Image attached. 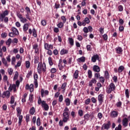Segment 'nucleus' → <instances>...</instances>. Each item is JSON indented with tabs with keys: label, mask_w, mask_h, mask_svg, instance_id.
<instances>
[{
	"label": "nucleus",
	"mask_w": 130,
	"mask_h": 130,
	"mask_svg": "<svg viewBox=\"0 0 130 130\" xmlns=\"http://www.w3.org/2000/svg\"><path fill=\"white\" fill-rule=\"evenodd\" d=\"M68 53H69V51L66 49H62L60 52V55H64V54H68Z\"/></svg>",
	"instance_id": "nucleus-21"
},
{
	"label": "nucleus",
	"mask_w": 130,
	"mask_h": 130,
	"mask_svg": "<svg viewBox=\"0 0 130 130\" xmlns=\"http://www.w3.org/2000/svg\"><path fill=\"white\" fill-rule=\"evenodd\" d=\"M42 107H43L46 111H47L48 109H49V106L46 104L45 101H43V105H42Z\"/></svg>",
	"instance_id": "nucleus-13"
},
{
	"label": "nucleus",
	"mask_w": 130,
	"mask_h": 130,
	"mask_svg": "<svg viewBox=\"0 0 130 130\" xmlns=\"http://www.w3.org/2000/svg\"><path fill=\"white\" fill-rule=\"evenodd\" d=\"M122 123L123 126L124 127H126L128 125V118L125 117L123 118L122 120Z\"/></svg>",
	"instance_id": "nucleus-8"
},
{
	"label": "nucleus",
	"mask_w": 130,
	"mask_h": 130,
	"mask_svg": "<svg viewBox=\"0 0 130 130\" xmlns=\"http://www.w3.org/2000/svg\"><path fill=\"white\" fill-rule=\"evenodd\" d=\"M14 103H15V96L13 95L11 98L10 104H14Z\"/></svg>",
	"instance_id": "nucleus-47"
},
{
	"label": "nucleus",
	"mask_w": 130,
	"mask_h": 130,
	"mask_svg": "<svg viewBox=\"0 0 130 130\" xmlns=\"http://www.w3.org/2000/svg\"><path fill=\"white\" fill-rule=\"evenodd\" d=\"M115 91V85H114V83H111L108 87L107 88V93L108 94H110L112 91Z\"/></svg>",
	"instance_id": "nucleus-3"
},
{
	"label": "nucleus",
	"mask_w": 130,
	"mask_h": 130,
	"mask_svg": "<svg viewBox=\"0 0 130 130\" xmlns=\"http://www.w3.org/2000/svg\"><path fill=\"white\" fill-rule=\"evenodd\" d=\"M29 113L31 115H33V114L35 113V108H34V107H32L31 109H30Z\"/></svg>",
	"instance_id": "nucleus-33"
},
{
	"label": "nucleus",
	"mask_w": 130,
	"mask_h": 130,
	"mask_svg": "<svg viewBox=\"0 0 130 130\" xmlns=\"http://www.w3.org/2000/svg\"><path fill=\"white\" fill-rule=\"evenodd\" d=\"M48 61L50 67H52V66H53V61H52V58H51V57H49Z\"/></svg>",
	"instance_id": "nucleus-35"
},
{
	"label": "nucleus",
	"mask_w": 130,
	"mask_h": 130,
	"mask_svg": "<svg viewBox=\"0 0 130 130\" xmlns=\"http://www.w3.org/2000/svg\"><path fill=\"white\" fill-rule=\"evenodd\" d=\"M0 21L4 22L5 24H8V23H9V18L7 16L4 17H0Z\"/></svg>",
	"instance_id": "nucleus-14"
},
{
	"label": "nucleus",
	"mask_w": 130,
	"mask_h": 130,
	"mask_svg": "<svg viewBox=\"0 0 130 130\" xmlns=\"http://www.w3.org/2000/svg\"><path fill=\"white\" fill-rule=\"evenodd\" d=\"M53 31L55 33H58V32H59V28H58V27H54L53 28Z\"/></svg>",
	"instance_id": "nucleus-63"
},
{
	"label": "nucleus",
	"mask_w": 130,
	"mask_h": 130,
	"mask_svg": "<svg viewBox=\"0 0 130 130\" xmlns=\"http://www.w3.org/2000/svg\"><path fill=\"white\" fill-rule=\"evenodd\" d=\"M20 22H21V23H27V19L26 18H22L20 19Z\"/></svg>",
	"instance_id": "nucleus-59"
},
{
	"label": "nucleus",
	"mask_w": 130,
	"mask_h": 130,
	"mask_svg": "<svg viewBox=\"0 0 130 130\" xmlns=\"http://www.w3.org/2000/svg\"><path fill=\"white\" fill-rule=\"evenodd\" d=\"M103 38L105 41H107V40L108 39V36H107V34H105L103 35Z\"/></svg>",
	"instance_id": "nucleus-51"
},
{
	"label": "nucleus",
	"mask_w": 130,
	"mask_h": 130,
	"mask_svg": "<svg viewBox=\"0 0 130 130\" xmlns=\"http://www.w3.org/2000/svg\"><path fill=\"white\" fill-rule=\"evenodd\" d=\"M118 9L119 12H122V11H123V6H122V5H119L118 7Z\"/></svg>",
	"instance_id": "nucleus-57"
},
{
	"label": "nucleus",
	"mask_w": 130,
	"mask_h": 130,
	"mask_svg": "<svg viewBox=\"0 0 130 130\" xmlns=\"http://www.w3.org/2000/svg\"><path fill=\"white\" fill-rule=\"evenodd\" d=\"M49 94V91L47 90H44L43 88L41 90V97L43 98L44 96H47Z\"/></svg>",
	"instance_id": "nucleus-7"
},
{
	"label": "nucleus",
	"mask_w": 130,
	"mask_h": 130,
	"mask_svg": "<svg viewBox=\"0 0 130 130\" xmlns=\"http://www.w3.org/2000/svg\"><path fill=\"white\" fill-rule=\"evenodd\" d=\"M25 68H26V69H29L30 68V61H26L25 62Z\"/></svg>",
	"instance_id": "nucleus-54"
},
{
	"label": "nucleus",
	"mask_w": 130,
	"mask_h": 130,
	"mask_svg": "<svg viewBox=\"0 0 130 130\" xmlns=\"http://www.w3.org/2000/svg\"><path fill=\"white\" fill-rule=\"evenodd\" d=\"M37 70L38 73L40 75L42 74V72L43 73H45L46 72V64H45V62H43V63H42V61L40 62L38 64Z\"/></svg>",
	"instance_id": "nucleus-1"
},
{
	"label": "nucleus",
	"mask_w": 130,
	"mask_h": 130,
	"mask_svg": "<svg viewBox=\"0 0 130 130\" xmlns=\"http://www.w3.org/2000/svg\"><path fill=\"white\" fill-rule=\"evenodd\" d=\"M18 78H19V72L18 71L15 72V75L13 77V80L15 81L16 80H18Z\"/></svg>",
	"instance_id": "nucleus-26"
},
{
	"label": "nucleus",
	"mask_w": 130,
	"mask_h": 130,
	"mask_svg": "<svg viewBox=\"0 0 130 130\" xmlns=\"http://www.w3.org/2000/svg\"><path fill=\"white\" fill-rule=\"evenodd\" d=\"M119 23L120 25H122L124 23V21H123V19L120 18L119 20Z\"/></svg>",
	"instance_id": "nucleus-60"
},
{
	"label": "nucleus",
	"mask_w": 130,
	"mask_h": 130,
	"mask_svg": "<svg viewBox=\"0 0 130 130\" xmlns=\"http://www.w3.org/2000/svg\"><path fill=\"white\" fill-rule=\"evenodd\" d=\"M61 20L62 21V23H66L67 22V18H66V16H61Z\"/></svg>",
	"instance_id": "nucleus-58"
},
{
	"label": "nucleus",
	"mask_w": 130,
	"mask_h": 130,
	"mask_svg": "<svg viewBox=\"0 0 130 130\" xmlns=\"http://www.w3.org/2000/svg\"><path fill=\"white\" fill-rule=\"evenodd\" d=\"M25 9L26 10V13L31 14V9H30V8H29L28 6H26Z\"/></svg>",
	"instance_id": "nucleus-52"
},
{
	"label": "nucleus",
	"mask_w": 130,
	"mask_h": 130,
	"mask_svg": "<svg viewBox=\"0 0 130 130\" xmlns=\"http://www.w3.org/2000/svg\"><path fill=\"white\" fill-rule=\"evenodd\" d=\"M123 70H124V67H123V66H121L119 67L118 72V73H122V72L123 71Z\"/></svg>",
	"instance_id": "nucleus-32"
},
{
	"label": "nucleus",
	"mask_w": 130,
	"mask_h": 130,
	"mask_svg": "<svg viewBox=\"0 0 130 130\" xmlns=\"http://www.w3.org/2000/svg\"><path fill=\"white\" fill-rule=\"evenodd\" d=\"M25 120H26V123H28L29 121H30V115L27 114L26 115Z\"/></svg>",
	"instance_id": "nucleus-44"
},
{
	"label": "nucleus",
	"mask_w": 130,
	"mask_h": 130,
	"mask_svg": "<svg viewBox=\"0 0 130 130\" xmlns=\"http://www.w3.org/2000/svg\"><path fill=\"white\" fill-rule=\"evenodd\" d=\"M64 102L66 103L67 106H70V105H71V100H70V99L69 98L66 99Z\"/></svg>",
	"instance_id": "nucleus-28"
},
{
	"label": "nucleus",
	"mask_w": 130,
	"mask_h": 130,
	"mask_svg": "<svg viewBox=\"0 0 130 130\" xmlns=\"http://www.w3.org/2000/svg\"><path fill=\"white\" fill-rule=\"evenodd\" d=\"M9 14H10V12L8 10H6L2 13H0V17L4 18L5 17H7V16H9Z\"/></svg>",
	"instance_id": "nucleus-9"
},
{
	"label": "nucleus",
	"mask_w": 130,
	"mask_h": 130,
	"mask_svg": "<svg viewBox=\"0 0 130 130\" xmlns=\"http://www.w3.org/2000/svg\"><path fill=\"white\" fill-rule=\"evenodd\" d=\"M79 77V70H76L74 74H73V78L77 80Z\"/></svg>",
	"instance_id": "nucleus-24"
},
{
	"label": "nucleus",
	"mask_w": 130,
	"mask_h": 130,
	"mask_svg": "<svg viewBox=\"0 0 130 130\" xmlns=\"http://www.w3.org/2000/svg\"><path fill=\"white\" fill-rule=\"evenodd\" d=\"M86 60V58L84 56L81 57L77 59V61L78 62H85Z\"/></svg>",
	"instance_id": "nucleus-23"
},
{
	"label": "nucleus",
	"mask_w": 130,
	"mask_h": 130,
	"mask_svg": "<svg viewBox=\"0 0 130 130\" xmlns=\"http://www.w3.org/2000/svg\"><path fill=\"white\" fill-rule=\"evenodd\" d=\"M100 82L101 83H102V84H104L105 82V79L104 78V77L103 76H101V77H100Z\"/></svg>",
	"instance_id": "nucleus-41"
},
{
	"label": "nucleus",
	"mask_w": 130,
	"mask_h": 130,
	"mask_svg": "<svg viewBox=\"0 0 130 130\" xmlns=\"http://www.w3.org/2000/svg\"><path fill=\"white\" fill-rule=\"evenodd\" d=\"M44 48L46 50H49V49H53V45L49 44L47 43H44Z\"/></svg>",
	"instance_id": "nucleus-6"
},
{
	"label": "nucleus",
	"mask_w": 130,
	"mask_h": 130,
	"mask_svg": "<svg viewBox=\"0 0 130 130\" xmlns=\"http://www.w3.org/2000/svg\"><path fill=\"white\" fill-rule=\"evenodd\" d=\"M68 40L69 41V43L71 46H73L74 45V39L73 38H69Z\"/></svg>",
	"instance_id": "nucleus-29"
},
{
	"label": "nucleus",
	"mask_w": 130,
	"mask_h": 130,
	"mask_svg": "<svg viewBox=\"0 0 130 130\" xmlns=\"http://www.w3.org/2000/svg\"><path fill=\"white\" fill-rule=\"evenodd\" d=\"M21 64H22V62L21 61H18L17 63V64L15 66V69H17V68L19 67H21Z\"/></svg>",
	"instance_id": "nucleus-49"
},
{
	"label": "nucleus",
	"mask_w": 130,
	"mask_h": 130,
	"mask_svg": "<svg viewBox=\"0 0 130 130\" xmlns=\"http://www.w3.org/2000/svg\"><path fill=\"white\" fill-rule=\"evenodd\" d=\"M78 115L79 116L82 117L83 115H84V111H82V110H78Z\"/></svg>",
	"instance_id": "nucleus-45"
},
{
	"label": "nucleus",
	"mask_w": 130,
	"mask_h": 130,
	"mask_svg": "<svg viewBox=\"0 0 130 130\" xmlns=\"http://www.w3.org/2000/svg\"><path fill=\"white\" fill-rule=\"evenodd\" d=\"M122 105V103L121 101L117 102L116 104V106L118 108H119L121 107Z\"/></svg>",
	"instance_id": "nucleus-42"
},
{
	"label": "nucleus",
	"mask_w": 130,
	"mask_h": 130,
	"mask_svg": "<svg viewBox=\"0 0 130 130\" xmlns=\"http://www.w3.org/2000/svg\"><path fill=\"white\" fill-rule=\"evenodd\" d=\"M96 60H99V55L97 54L93 55V56L91 57V61L92 62H96Z\"/></svg>",
	"instance_id": "nucleus-16"
},
{
	"label": "nucleus",
	"mask_w": 130,
	"mask_h": 130,
	"mask_svg": "<svg viewBox=\"0 0 130 130\" xmlns=\"http://www.w3.org/2000/svg\"><path fill=\"white\" fill-rule=\"evenodd\" d=\"M69 111L70 110L68 107H65L63 113V122H68L69 119H70V114H69Z\"/></svg>",
	"instance_id": "nucleus-2"
},
{
	"label": "nucleus",
	"mask_w": 130,
	"mask_h": 130,
	"mask_svg": "<svg viewBox=\"0 0 130 130\" xmlns=\"http://www.w3.org/2000/svg\"><path fill=\"white\" fill-rule=\"evenodd\" d=\"M11 30L15 36H18L19 35V31L16 27H12Z\"/></svg>",
	"instance_id": "nucleus-17"
},
{
	"label": "nucleus",
	"mask_w": 130,
	"mask_h": 130,
	"mask_svg": "<svg viewBox=\"0 0 130 130\" xmlns=\"http://www.w3.org/2000/svg\"><path fill=\"white\" fill-rule=\"evenodd\" d=\"M11 43H12V39L9 38L6 42V44L10 46V45H11Z\"/></svg>",
	"instance_id": "nucleus-53"
},
{
	"label": "nucleus",
	"mask_w": 130,
	"mask_h": 130,
	"mask_svg": "<svg viewBox=\"0 0 130 130\" xmlns=\"http://www.w3.org/2000/svg\"><path fill=\"white\" fill-rule=\"evenodd\" d=\"M115 130H121V124H119L118 125V127H116L115 128Z\"/></svg>",
	"instance_id": "nucleus-64"
},
{
	"label": "nucleus",
	"mask_w": 130,
	"mask_h": 130,
	"mask_svg": "<svg viewBox=\"0 0 130 130\" xmlns=\"http://www.w3.org/2000/svg\"><path fill=\"white\" fill-rule=\"evenodd\" d=\"M125 94L126 98H129V91H128V89H126L125 91Z\"/></svg>",
	"instance_id": "nucleus-39"
},
{
	"label": "nucleus",
	"mask_w": 130,
	"mask_h": 130,
	"mask_svg": "<svg viewBox=\"0 0 130 130\" xmlns=\"http://www.w3.org/2000/svg\"><path fill=\"white\" fill-rule=\"evenodd\" d=\"M58 68L59 71H62V70L63 69V66H62V64L58 63Z\"/></svg>",
	"instance_id": "nucleus-55"
},
{
	"label": "nucleus",
	"mask_w": 130,
	"mask_h": 130,
	"mask_svg": "<svg viewBox=\"0 0 130 130\" xmlns=\"http://www.w3.org/2000/svg\"><path fill=\"white\" fill-rule=\"evenodd\" d=\"M115 51L117 54H122L123 50L121 47H117L115 48Z\"/></svg>",
	"instance_id": "nucleus-12"
},
{
	"label": "nucleus",
	"mask_w": 130,
	"mask_h": 130,
	"mask_svg": "<svg viewBox=\"0 0 130 130\" xmlns=\"http://www.w3.org/2000/svg\"><path fill=\"white\" fill-rule=\"evenodd\" d=\"M101 75H100V73L99 72H95L94 73V78L96 79V80H98V79L100 78V77H101Z\"/></svg>",
	"instance_id": "nucleus-27"
},
{
	"label": "nucleus",
	"mask_w": 130,
	"mask_h": 130,
	"mask_svg": "<svg viewBox=\"0 0 130 130\" xmlns=\"http://www.w3.org/2000/svg\"><path fill=\"white\" fill-rule=\"evenodd\" d=\"M2 62L5 67H8V62H7V60L5 58H2Z\"/></svg>",
	"instance_id": "nucleus-38"
},
{
	"label": "nucleus",
	"mask_w": 130,
	"mask_h": 130,
	"mask_svg": "<svg viewBox=\"0 0 130 130\" xmlns=\"http://www.w3.org/2000/svg\"><path fill=\"white\" fill-rule=\"evenodd\" d=\"M105 78L108 80L109 79V73L107 71H106L105 72Z\"/></svg>",
	"instance_id": "nucleus-40"
},
{
	"label": "nucleus",
	"mask_w": 130,
	"mask_h": 130,
	"mask_svg": "<svg viewBox=\"0 0 130 130\" xmlns=\"http://www.w3.org/2000/svg\"><path fill=\"white\" fill-rule=\"evenodd\" d=\"M87 74H88L89 79H91L92 74V71H91V70H88Z\"/></svg>",
	"instance_id": "nucleus-37"
},
{
	"label": "nucleus",
	"mask_w": 130,
	"mask_h": 130,
	"mask_svg": "<svg viewBox=\"0 0 130 130\" xmlns=\"http://www.w3.org/2000/svg\"><path fill=\"white\" fill-rule=\"evenodd\" d=\"M110 116L113 118H115V117H117V116H118V112L116 111H111L110 113Z\"/></svg>",
	"instance_id": "nucleus-10"
},
{
	"label": "nucleus",
	"mask_w": 130,
	"mask_h": 130,
	"mask_svg": "<svg viewBox=\"0 0 130 130\" xmlns=\"http://www.w3.org/2000/svg\"><path fill=\"white\" fill-rule=\"evenodd\" d=\"M98 117H99V118L100 119H102V117H103V115L102 114V113H99L98 114Z\"/></svg>",
	"instance_id": "nucleus-62"
},
{
	"label": "nucleus",
	"mask_w": 130,
	"mask_h": 130,
	"mask_svg": "<svg viewBox=\"0 0 130 130\" xmlns=\"http://www.w3.org/2000/svg\"><path fill=\"white\" fill-rule=\"evenodd\" d=\"M34 95L33 94H30L29 95V100L31 103H32V102H33V99H34Z\"/></svg>",
	"instance_id": "nucleus-43"
},
{
	"label": "nucleus",
	"mask_w": 130,
	"mask_h": 130,
	"mask_svg": "<svg viewBox=\"0 0 130 130\" xmlns=\"http://www.w3.org/2000/svg\"><path fill=\"white\" fill-rule=\"evenodd\" d=\"M41 124V122L40 121V117H39L37 120V125H38V126H40Z\"/></svg>",
	"instance_id": "nucleus-50"
},
{
	"label": "nucleus",
	"mask_w": 130,
	"mask_h": 130,
	"mask_svg": "<svg viewBox=\"0 0 130 130\" xmlns=\"http://www.w3.org/2000/svg\"><path fill=\"white\" fill-rule=\"evenodd\" d=\"M10 95H11V93L9 91L7 90L6 91H4L3 93V98H5V97H7L8 98H10Z\"/></svg>",
	"instance_id": "nucleus-18"
},
{
	"label": "nucleus",
	"mask_w": 130,
	"mask_h": 130,
	"mask_svg": "<svg viewBox=\"0 0 130 130\" xmlns=\"http://www.w3.org/2000/svg\"><path fill=\"white\" fill-rule=\"evenodd\" d=\"M17 117H18V125L21 126L22 125V121H23V115H18Z\"/></svg>",
	"instance_id": "nucleus-19"
},
{
	"label": "nucleus",
	"mask_w": 130,
	"mask_h": 130,
	"mask_svg": "<svg viewBox=\"0 0 130 130\" xmlns=\"http://www.w3.org/2000/svg\"><path fill=\"white\" fill-rule=\"evenodd\" d=\"M8 72L9 75H10V76H12V75H13L14 70L12 68H9Z\"/></svg>",
	"instance_id": "nucleus-46"
},
{
	"label": "nucleus",
	"mask_w": 130,
	"mask_h": 130,
	"mask_svg": "<svg viewBox=\"0 0 130 130\" xmlns=\"http://www.w3.org/2000/svg\"><path fill=\"white\" fill-rule=\"evenodd\" d=\"M92 70L95 73H100V67L97 65H94L92 68Z\"/></svg>",
	"instance_id": "nucleus-15"
},
{
	"label": "nucleus",
	"mask_w": 130,
	"mask_h": 130,
	"mask_svg": "<svg viewBox=\"0 0 130 130\" xmlns=\"http://www.w3.org/2000/svg\"><path fill=\"white\" fill-rule=\"evenodd\" d=\"M110 126H111V122H110V121H108L107 123H104L102 125L101 127V130H108L109 128H110Z\"/></svg>",
	"instance_id": "nucleus-4"
},
{
	"label": "nucleus",
	"mask_w": 130,
	"mask_h": 130,
	"mask_svg": "<svg viewBox=\"0 0 130 130\" xmlns=\"http://www.w3.org/2000/svg\"><path fill=\"white\" fill-rule=\"evenodd\" d=\"M16 111L17 112V116L21 115V114L22 113V110H21V108L20 107L17 108Z\"/></svg>",
	"instance_id": "nucleus-30"
},
{
	"label": "nucleus",
	"mask_w": 130,
	"mask_h": 130,
	"mask_svg": "<svg viewBox=\"0 0 130 130\" xmlns=\"http://www.w3.org/2000/svg\"><path fill=\"white\" fill-rule=\"evenodd\" d=\"M64 24V23L61 21L57 24V27H58V28H61L63 27Z\"/></svg>",
	"instance_id": "nucleus-31"
},
{
	"label": "nucleus",
	"mask_w": 130,
	"mask_h": 130,
	"mask_svg": "<svg viewBox=\"0 0 130 130\" xmlns=\"http://www.w3.org/2000/svg\"><path fill=\"white\" fill-rule=\"evenodd\" d=\"M97 83V79L93 78L88 83V86L89 87H93V84H96Z\"/></svg>",
	"instance_id": "nucleus-11"
},
{
	"label": "nucleus",
	"mask_w": 130,
	"mask_h": 130,
	"mask_svg": "<svg viewBox=\"0 0 130 130\" xmlns=\"http://www.w3.org/2000/svg\"><path fill=\"white\" fill-rule=\"evenodd\" d=\"M41 25H42V26H46V24H47L46 20H42L41 21Z\"/></svg>",
	"instance_id": "nucleus-61"
},
{
	"label": "nucleus",
	"mask_w": 130,
	"mask_h": 130,
	"mask_svg": "<svg viewBox=\"0 0 130 130\" xmlns=\"http://www.w3.org/2000/svg\"><path fill=\"white\" fill-rule=\"evenodd\" d=\"M11 86H12L11 85H10L9 88V90H10V91H12L13 89L14 90V92H16V91H17V86L16 85V84H14L12 85V86L11 87Z\"/></svg>",
	"instance_id": "nucleus-20"
},
{
	"label": "nucleus",
	"mask_w": 130,
	"mask_h": 130,
	"mask_svg": "<svg viewBox=\"0 0 130 130\" xmlns=\"http://www.w3.org/2000/svg\"><path fill=\"white\" fill-rule=\"evenodd\" d=\"M16 15L20 20L23 18V15L20 12H17Z\"/></svg>",
	"instance_id": "nucleus-48"
},
{
	"label": "nucleus",
	"mask_w": 130,
	"mask_h": 130,
	"mask_svg": "<svg viewBox=\"0 0 130 130\" xmlns=\"http://www.w3.org/2000/svg\"><path fill=\"white\" fill-rule=\"evenodd\" d=\"M32 36L35 38L37 37V31H36L35 28L32 29Z\"/></svg>",
	"instance_id": "nucleus-34"
},
{
	"label": "nucleus",
	"mask_w": 130,
	"mask_h": 130,
	"mask_svg": "<svg viewBox=\"0 0 130 130\" xmlns=\"http://www.w3.org/2000/svg\"><path fill=\"white\" fill-rule=\"evenodd\" d=\"M67 85H68V83L67 82H64L61 86V89H63V92H64L66 91V88L67 87Z\"/></svg>",
	"instance_id": "nucleus-25"
},
{
	"label": "nucleus",
	"mask_w": 130,
	"mask_h": 130,
	"mask_svg": "<svg viewBox=\"0 0 130 130\" xmlns=\"http://www.w3.org/2000/svg\"><path fill=\"white\" fill-rule=\"evenodd\" d=\"M98 100L100 105H102V103L104 102V94L100 93L98 96Z\"/></svg>",
	"instance_id": "nucleus-5"
},
{
	"label": "nucleus",
	"mask_w": 130,
	"mask_h": 130,
	"mask_svg": "<svg viewBox=\"0 0 130 130\" xmlns=\"http://www.w3.org/2000/svg\"><path fill=\"white\" fill-rule=\"evenodd\" d=\"M84 22H85L86 24H90V19L88 17H86L84 20Z\"/></svg>",
	"instance_id": "nucleus-56"
},
{
	"label": "nucleus",
	"mask_w": 130,
	"mask_h": 130,
	"mask_svg": "<svg viewBox=\"0 0 130 130\" xmlns=\"http://www.w3.org/2000/svg\"><path fill=\"white\" fill-rule=\"evenodd\" d=\"M28 29H29V24L28 23L24 24L23 26V32H27Z\"/></svg>",
	"instance_id": "nucleus-22"
},
{
	"label": "nucleus",
	"mask_w": 130,
	"mask_h": 130,
	"mask_svg": "<svg viewBox=\"0 0 130 130\" xmlns=\"http://www.w3.org/2000/svg\"><path fill=\"white\" fill-rule=\"evenodd\" d=\"M84 120L86 121V120H89V118H90V115L89 114H86L84 116Z\"/></svg>",
	"instance_id": "nucleus-36"
}]
</instances>
